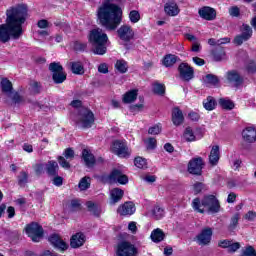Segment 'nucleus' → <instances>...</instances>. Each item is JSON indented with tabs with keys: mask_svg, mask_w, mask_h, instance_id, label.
I'll return each mask as SVG.
<instances>
[{
	"mask_svg": "<svg viewBox=\"0 0 256 256\" xmlns=\"http://www.w3.org/2000/svg\"><path fill=\"white\" fill-rule=\"evenodd\" d=\"M6 23L0 26V41L8 43L11 39H19L23 35V23L27 21V5L20 4L6 12Z\"/></svg>",
	"mask_w": 256,
	"mask_h": 256,
	"instance_id": "nucleus-1",
	"label": "nucleus"
},
{
	"mask_svg": "<svg viewBox=\"0 0 256 256\" xmlns=\"http://www.w3.org/2000/svg\"><path fill=\"white\" fill-rule=\"evenodd\" d=\"M121 8L115 4H103L98 9V19L108 31H115L121 24Z\"/></svg>",
	"mask_w": 256,
	"mask_h": 256,
	"instance_id": "nucleus-2",
	"label": "nucleus"
},
{
	"mask_svg": "<svg viewBox=\"0 0 256 256\" xmlns=\"http://www.w3.org/2000/svg\"><path fill=\"white\" fill-rule=\"evenodd\" d=\"M220 207L219 200L214 195L205 196L202 201L199 198L192 201V208L198 213H205V209L208 213H219Z\"/></svg>",
	"mask_w": 256,
	"mask_h": 256,
	"instance_id": "nucleus-3",
	"label": "nucleus"
},
{
	"mask_svg": "<svg viewBox=\"0 0 256 256\" xmlns=\"http://www.w3.org/2000/svg\"><path fill=\"white\" fill-rule=\"evenodd\" d=\"M89 41L94 45V53L96 55H105L107 53V41L109 38L100 28L90 32Z\"/></svg>",
	"mask_w": 256,
	"mask_h": 256,
	"instance_id": "nucleus-4",
	"label": "nucleus"
},
{
	"mask_svg": "<svg viewBox=\"0 0 256 256\" xmlns=\"http://www.w3.org/2000/svg\"><path fill=\"white\" fill-rule=\"evenodd\" d=\"M74 121L80 129H91L95 123V115L90 109L80 107Z\"/></svg>",
	"mask_w": 256,
	"mask_h": 256,
	"instance_id": "nucleus-5",
	"label": "nucleus"
},
{
	"mask_svg": "<svg viewBox=\"0 0 256 256\" xmlns=\"http://www.w3.org/2000/svg\"><path fill=\"white\" fill-rule=\"evenodd\" d=\"M49 71H51L52 79L57 85L64 83L67 79V74L63 71V66L59 62L50 63Z\"/></svg>",
	"mask_w": 256,
	"mask_h": 256,
	"instance_id": "nucleus-6",
	"label": "nucleus"
},
{
	"mask_svg": "<svg viewBox=\"0 0 256 256\" xmlns=\"http://www.w3.org/2000/svg\"><path fill=\"white\" fill-rule=\"evenodd\" d=\"M25 231L34 243H39L43 239V227L35 222L28 224L25 227Z\"/></svg>",
	"mask_w": 256,
	"mask_h": 256,
	"instance_id": "nucleus-7",
	"label": "nucleus"
},
{
	"mask_svg": "<svg viewBox=\"0 0 256 256\" xmlns=\"http://www.w3.org/2000/svg\"><path fill=\"white\" fill-rule=\"evenodd\" d=\"M112 152L121 159H127L131 155V150L127 146V142L116 140L112 145Z\"/></svg>",
	"mask_w": 256,
	"mask_h": 256,
	"instance_id": "nucleus-8",
	"label": "nucleus"
},
{
	"mask_svg": "<svg viewBox=\"0 0 256 256\" xmlns=\"http://www.w3.org/2000/svg\"><path fill=\"white\" fill-rule=\"evenodd\" d=\"M137 253V247H135L131 242L123 241L120 244H118V256H137Z\"/></svg>",
	"mask_w": 256,
	"mask_h": 256,
	"instance_id": "nucleus-9",
	"label": "nucleus"
},
{
	"mask_svg": "<svg viewBox=\"0 0 256 256\" xmlns=\"http://www.w3.org/2000/svg\"><path fill=\"white\" fill-rule=\"evenodd\" d=\"M203 158L197 157L193 158L188 163V172L191 175H202L203 173Z\"/></svg>",
	"mask_w": 256,
	"mask_h": 256,
	"instance_id": "nucleus-10",
	"label": "nucleus"
},
{
	"mask_svg": "<svg viewBox=\"0 0 256 256\" xmlns=\"http://www.w3.org/2000/svg\"><path fill=\"white\" fill-rule=\"evenodd\" d=\"M226 80L232 87H241L243 85V76L237 70H230L226 73Z\"/></svg>",
	"mask_w": 256,
	"mask_h": 256,
	"instance_id": "nucleus-11",
	"label": "nucleus"
},
{
	"mask_svg": "<svg viewBox=\"0 0 256 256\" xmlns=\"http://www.w3.org/2000/svg\"><path fill=\"white\" fill-rule=\"evenodd\" d=\"M108 181L110 183H120V185H127V183H129V178L120 170L114 169L108 176Z\"/></svg>",
	"mask_w": 256,
	"mask_h": 256,
	"instance_id": "nucleus-12",
	"label": "nucleus"
},
{
	"mask_svg": "<svg viewBox=\"0 0 256 256\" xmlns=\"http://www.w3.org/2000/svg\"><path fill=\"white\" fill-rule=\"evenodd\" d=\"M213 237V229L206 227L196 236L198 245H209L211 238Z\"/></svg>",
	"mask_w": 256,
	"mask_h": 256,
	"instance_id": "nucleus-13",
	"label": "nucleus"
},
{
	"mask_svg": "<svg viewBox=\"0 0 256 256\" xmlns=\"http://www.w3.org/2000/svg\"><path fill=\"white\" fill-rule=\"evenodd\" d=\"M48 241L55 249H58V251H67L69 249V245L64 242L63 238L58 234H52L48 238Z\"/></svg>",
	"mask_w": 256,
	"mask_h": 256,
	"instance_id": "nucleus-14",
	"label": "nucleus"
},
{
	"mask_svg": "<svg viewBox=\"0 0 256 256\" xmlns=\"http://www.w3.org/2000/svg\"><path fill=\"white\" fill-rule=\"evenodd\" d=\"M181 79L184 81H191L193 79L194 70L193 67L189 66L187 63H181L178 67Z\"/></svg>",
	"mask_w": 256,
	"mask_h": 256,
	"instance_id": "nucleus-15",
	"label": "nucleus"
},
{
	"mask_svg": "<svg viewBox=\"0 0 256 256\" xmlns=\"http://www.w3.org/2000/svg\"><path fill=\"white\" fill-rule=\"evenodd\" d=\"M118 36L122 41H131V39L134 37L135 32H133V28L131 26L125 24L122 25L117 30Z\"/></svg>",
	"mask_w": 256,
	"mask_h": 256,
	"instance_id": "nucleus-16",
	"label": "nucleus"
},
{
	"mask_svg": "<svg viewBox=\"0 0 256 256\" xmlns=\"http://www.w3.org/2000/svg\"><path fill=\"white\" fill-rule=\"evenodd\" d=\"M200 17L202 19H205L206 21H213L215 17H217V12L215 9L209 7V6H204L199 9L198 11Z\"/></svg>",
	"mask_w": 256,
	"mask_h": 256,
	"instance_id": "nucleus-17",
	"label": "nucleus"
},
{
	"mask_svg": "<svg viewBox=\"0 0 256 256\" xmlns=\"http://www.w3.org/2000/svg\"><path fill=\"white\" fill-rule=\"evenodd\" d=\"M83 245H85V234L78 232L71 237L70 247H72V249H79V247H83Z\"/></svg>",
	"mask_w": 256,
	"mask_h": 256,
	"instance_id": "nucleus-18",
	"label": "nucleus"
},
{
	"mask_svg": "<svg viewBox=\"0 0 256 256\" xmlns=\"http://www.w3.org/2000/svg\"><path fill=\"white\" fill-rule=\"evenodd\" d=\"M242 139L246 143H255L256 142V129L254 127H246L242 131Z\"/></svg>",
	"mask_w": 256,
	"mask_h": 256,
	"instance_id": "nucleus-19",
	"label": "nucleus"
},
{
	"mask_svg": "<svg viewBox=\"0 0 256 256\" xmlns=\"http://www.w3.org/2000/svg\"><path fill=\"white\" fill-rule=\"evenodd\" d=\"M185 121V117L183 116V111L179 109V107H175L172 110V123L173 125H176V127H179V125H183V122Z\"/></svg>",
	"mask_w": 256,
	"mask_h": 256,
	"instance_id": "nucleus-20",
	"label": "nucleus"
},
{
	"mask_svg": "<svg viewBox=\"0 0 256 256\" xmlns=\"http://www.w3.org/2000/svg\"><path fill=\"white\" fill-rule=\"evenodd\" d=\"M135 211L136 208L133 202H125L123 205L119 206L117 210L120 215H133Z\"/></svg>",
	"mask_w": 256,
	"mask_h": 256,
	"instance_id": "nucleus-21",
	"label": "nucleus"
},
{
	"mask_svg": "<svg viewBox=\"0 0 256 256\" xmlns=\"http://www.w3.org/2000/svg\"><path fill=\"white\" fill-rule=\"evenodd\" d=\"M164 11L166 15H169L170 17H177V15H179L180 10L177 3L170 1L165 4Z\"/></svg>",
	"mask_w": 256,
	"mask_h": 256,
	"instance_id": "nucleus-22",
	"label": "nucleus"
},
{
	"mask_svg": "<svg viewBox=\"0 0 256 256\" xmlns=\"http://www.w3.org/2000/svg\"><path fill=\"white\" fill-rule=\"evenodd\" d=\"M46 173L49 177H57V175H59V164L57 161H48L46 164Z\"/></svg>",
	"mask_w": 256,
	"mask_h": 256,
	"instance_id": "nucleus-23",
	"label": "nucleus"
},
{
	"mask_svg": "<svg viewBox=\"0 0 256 256\" xmlns=\"http://www.w3.org/2000/svg\"><path fill=\"white\" fill-rule=\"evenodd\" d=\"M125 192H123L122 189L114 188L110 191V205H115L116 203H119L121 199H123V195Z\"/></svg>",
	"mask_w": 256,
	"mask_h": 256,
	"instance_id": "nucleus-24",
	"label": "nucleus"
},
{
	"mask_svg": "<svg viewBox=\"0 0 256 256\" xmlns=\"http://www.w3.org/2000/svg\"><path fill=\"white\" fill-rule=\"evenodd\" d=\"M82 158L86 167L91 168L95 165V156L89 150L84 149L82 151Z\"/></svg>",
	"mask_w": 256,
	"mask_h": 256,
	"instance_id": "nucleus-25",
	"label": "nucleus"
},
{
	"mask_svg": "<svg viewBox=\"0 0 256 256\" xmlns=\"http://www.w3.org/2000/svg\"><path fill=\"white\" fill-rule=\"evenodd\" d=\"M86 207L88 208V211H90V213L94 215V217H100L101 213L103 212V210L101 209V206L91 201H88L86 203Z\"/></svg>",
	"mask_w": 256,
	"mask_h": 256,
	"instance_id": "nucleus-26",
	"label": "nucleus"
},
{
	"mask_svg": "<svg viewBox=\"0 0 256 256\" xmlns=\"http://www.w3.org/2000/svg\"><path fill=\"white\" fill-rule=\"evenodd\" d=\"M137 95H138L137 90H135V89L130 90L123 95L122 101H123V103H126V104L134 103V101H137Z\"/></svg>",
	"mask_w": 256,
	"mask_h": 256,
	"instance_id": "nucleus-27",
	"label": "nucleus"
},
{
	"mask_svg": "<svg viewBox=\"0 0 256 256\" xmlns=\"http://www.w3.org/2000/svg\"><path fill=\"white\" fill-rule=\"evenodd\" d=\"M1 89L3 93H6L8 97H11V94L13 93V84L7 78H4L1 81Z\"/></svg>",
	"mask_w": 256,
	"mask_h": 256,
	"instance_id": "nucleus-28",
	"label": "nucleus"
},
{
	"mask_svg": "<svg viewBox=\"0 0 256 256\" xmlns=\"http://www.w3.org/2000/svg\"><path fill=\"white\" fill-rule=\"evenodd\" d=\"M210 165L219 163V146H213L209 155Z\"/></svg>",
	"mask_w": 256,
	"mask_h": 256,
	"instance_id": "nucleus-29",
	"label": "nucleus"
},
{
	"mask_svg": "<svg viewBox=\"0 0 256 256\" xmlns=\"http://www.w3.org/2000/svg\"><path fill=\"white\" fill-rule=\"evenodd\" d=\"M151 239L154 243H161L165 239V233H163V230L157 228L152 231Z\"/></svg>",
	"mask_w": 256,
	"mask_h": 256,
	"instance_id": "nucleus-30",
	"label": "nucleus"
},
{
	"mask_svg": "<svg viewBox=\"0 0 256 256\" xmlns=\"http://www.w3.org/2000/svg\"><path fill=\"white\" fill-rule=\"evenodd\" d=\"M179 61V57L168 54L163 59V65L164 67H173L174 64H176Z\"/></svg>",
	"mask_w": 256,
	"mask_h": 256,
	"instance_id": "nucleus-31",
	"label": "nucleus"
},
{
	"mask_svg": "<svg viewBox=\"0 0 256 256\" xmlns=\"http://www.w3.org/2000/svg\"><path fill=\"white\" fill-rule=\"evenodd\" d=\"M203 106L206 111H213V109L217 107V102L215 101V98L208 96L207 99L203 101Z\"/></svg>",
	"mask_w": 256,
	"mask_h": 256,
	"instance_id": "nucleus-32",
	"label": "nucleus"
},
{
	"mask_svg": "<svg viewBox=\"0 0 256 256\" xmlns=\"http://www.w3.org/2000/svg\"><path fill=\"white\" fill-rule=\"evenodd\" d=\"M219 105L222 107V109H225L226 111H231L232 109H235V104L233 101L227 98H221L219 100Z\"/></svg>",
	"mask_w": 256,
	"mask_h": 256,
	"instance_id": "nucleus-33",
	"label": "nucleus"
},
{
	"mask_svg": "<svg viewBox=\"0 0 256 256\" xmlns=\"http://www.w3.org/2000/svg\"><path fill=\"white\" fill-rule=\"evenodd\" d=\"M78 187H79L80 191H87V189H89L91 187V178L89 176L83 177L80 180Z\"/></svg>",
	"mask_w": 256,
	"mask_h": 256,
	"instance_id": "nucleus-34",
	"label": "nucleus"
},
{
	"mask_svg": "<svg viewBox=\"0 0 256 256\" xmlns=\"http://www.w3.org/2000/svg\"><path fill=\"white\" fill-rule=\"evenodd\" d=\"M71 71L75 75H83L84 70H83V64L81 62H71Z\"/></svg>",
	"mask_w": 256,
	"mask_h": 256,
	"instance_id": "nucleus-35",
	"label": "nucleus"
},
{
	"mask_svg": "<svg viewBox=\"0 0 256 256\" xmlns=\"http://www.w3.org/2000/svg\"><path fill=\"white\" fill-rule=\"evenodd\" d=\"M17 179H18V185L20 187H25V185H27V183L29 182V174L25 171H21Z\"/></svg>",
	"mask_w": 256,
	"mask_h": 256,
	"instance_id": "nucleus-36",
	"label": "nucleus"
},
{
	"mask_svg": "<svg viewBox=\"0 0 256 256\" xmlns=\"http://www.w3.org/2000/svg\"><path fill=\"white\" fill-rule=\"evenodd\" d=\"M240 31L241 35L248 39L253 37V29L251 28V26H249V24H243L240 28Z\"/></svg>",
	"mask_w": 256,
	"mask_h": 256,
	"instance_id": "nucleus-37",
	"label": "nucleus"
},
{
	"mask_svg": "<svg viewBox=\"0 0 256 256\" xmlns=\"http://www.w3.org/2000/svg\"><path fill=\"white\" fill-rule=\"evenodd\" d=\"M115 69L119 71V73H125L128 71L129 66L125 60H117L115 64Z\"/></svg>",
	"mask_w": 256,
	"mask_h": 256,
	"instance_id": "nucleus-38",
	"label": "nucleus"
},
{
	"mask_svg": "<svg viewBox=\"0 0 256 256\" xmlns=\"http://www.w3.org/2000/svg\"><path fill=\"white\" fill-rule=\"evenodd\" d=\"M152 215L156 220L163 219L165 215V210H163V208L159 206H155L154 209L152 210Z\"/></svg>",
	"mask_w": 256,
	"mask_h": 256,
	"instance_id": "nucleus-39",
	"label": "nucleus"
},
{
	"mask_svg": "<svg viewBox=\"0 0 256 256\" xmlns=\"http://www.w3.org/2000/svg\"><path fill=\"white\" fill-rule=\"evenodd\" d=\"M134 165L138 169H147V160L141 157H136L134 159Z\"/></svg>",
	"mask_w": 256,
	"mask_h": 256,
	"instance_id": "nucleus-40",
	"label": "nucleus"
},
{
	"mask_svg": "<svg viewBox=\"0 0 256 256\" xmlns=\"http://www.w3.org/2000/svg\"><path fill=\"white\" fill-rule=\"evenodd\" d=\"M129 19L132 23H139L141 21V14L137 10H132L129 13Z\"/></svg>",
	"mask_w": 256,
	"mask_h": 256,
	"instance_id": "nucleus-41",
	"label": "nucleus"
},
{
	"mask_svg": "<svg viewBox=\"0 0 256 256\" xmlns=\"http://www.w3.org/2000/svg\"><path fill=\"white\" fill-rule=\"evenodd\" d=\"M184 139L186 141H195V134L193 133V129L191 127H187L184 131Z\"/></svg>",
	"mask_w": 256,
	"mask_h": 256,
	"instance_id": "nucleus-42",
	"label": "nucleus"
},
{
	"mask_svg": "<svg viewBox=\"0 0 256 256\" xmlns=\"http://www.w3.org/2000/svg\"><path fill=\"white\" fill-rule=\"evenodd\" d=\"M153 91L156 95H165V85L160 83H154Z\"/></svg>",
	"mask_w": 256,
	"mask_h": 256,
	"instance_id": "nucleus-43",
	"label": "nucleus"
},
{
	"mask_svg": "<svg viewBox=\"0 0 256 256\" xmlns=\"http://www.w3.org/2000/svg\"><path fill=\"white\" fill-rule=\"evenodd\" d=\"M204 81L209 85H217V83H219V78L213 74H207L204 78Z\"/></svg>",
	"mask_w": 256,
	"mask_h": 256,
	"instance_id": "nucleus-44",
	"label": "nucleus"
},
{
	"mask_svg": "<svg viewBox=\"0 0 256 256\" xmlns=\"http://www.w3.org/2000/svg\"><path fill=\"white\" fill-rule=\"evenodd\" d=\"M30 91H31V93H34V95L41 93V83H39L37 81H32L30 83Z\"/></svg>",
	"mask_w": 256,
	"mask_h": 256,
	"instance_id": "nucleus-45",
	"label": "nucleus"
},
{
	"mask_svg": "<svg viewBox=\"0 0 256 256\" xmlns=\"http://www.w3.org/2000/svg\"><path fill=\"white\" fill-rule=\"evenodd\" d=\"M45 167L46 165L43 163H39L33 166V169L38 177L45 173Z\"/></svg>",
	"mask_w": 256,
	"mask_h": 256,
	"instance_id": "nucleus-46",
	"label": "nucleus"
},
{
	"mask_svg": "<svg viewBox=\"0 0 256 256\" xmlns=\"http://www.w3.org/2000/svg\"><path fill=\"white\" fill-rule=\"evenodd\" d=\"M204 189H205L204 183L196 182L193 185V192L195 195H199V193H201V191H203Z\"/></svg>",
	"mask_w": 256,
	"mask_h": 256,
	"instance_id": "nucleus-47",
	"label": "nucleus"
},
{
	"mask_svg": "<svg viewBox=\"0 0 256 256\" xmlns=\"http://www.w3.org/2000/svg\"><path fill=\"white\" fill-rule=\"evenodd\" d=\"M226 53L223 50L216 51L213 53V59L214 61H223L226 57Z\"/></svg>",
	"mask_w": 256,
	"mask_h": 256,
	"instance_id": "nucleus-48",
	"label": "nucleus"
},
{
	"mask_svg": "<svg viewBox=\"0 0 256 256\" xmlns=\"http://www.w3.org/2000/svg\"><path fill=\"white\" fill-rule=\"evenodd\" d=\"M238 249H241V244L239 242H233V240H231L230 246L228 248V253H235L236 251H238Z\"/></svg>",
	"mask_w": 256,
	"mask_h": 256,
	"instance_id": "nucleus-49",
	"label": "nucleus"
},
{
	"mask_svg": "<svg viewBox=\"0 0 256 256\" xmlns=\"http://www.w3.org/2000/svg\"><path fill=\"white\" fill-rule=\"evenodd\" d=\"M229 15L231 17H239V15H241V10L237 6H232L229 8Z\"/></svg>",
	"mask_w": 256,
	"mask_h": 256,
	"instance_id": "nucleus-50",
	"label": "nucleus"
},
{
	"mask_svg": "<svg viewBox=\"0 0 256 256\" xmlns=\"http://www.w3.org/2000/svg\"><path fill=\"white\" fill-rule=\"evenodd\" d=\"M245 41H249V38H246V36H242V34L237 35L234 38L235 45H243V43H245Z\"/></svg>",
	"mask_w": 256,
	"mask_h": 256,
	"instance_id": "nucleus-51",
	"label": "nucleus"
},
{
	"mask_svg": "<svg viewBox=\"0 0 256 256\" xmlns=\"http://www.w3.org/2000/svg\"><path fill=\"white\" fill-rule=\"evenodd\" d=\"M245 41H249V38H246V36H242V34L237 35L234 38L235 45H243V43H245Z\"/></svg>",
	"mask_w": 256,
	"mask_h": 256,
	"instance_id": "nucleus-52",
	"label": "nucleus"
},
{
	"mask_svg": "<svg viewBox=\"0 0 256 256\" xmlns=\"http://www.w3.org/2000/svg\"><path fill=\"white\" fill-rule=\"evenodd\" d=\"M64 157H65V159L72 161V159H74V157H75V151H73V149H71V148H67L64 151Z\"/></svg>",
	"mask_w": 256,
	"mask_h": 256,
	"instance_id": "nucleus-53",
	"label": "nucleus"
},
{
	"mask_svg": "<svg viewBox=\"0 0 256 256\" xmlns=\"http://www.w3.org/2000/svg\"><path fill=\"white\" fill-rule=\"evenodd\" d=\"M58 162H59V165L64 169H69L71 167V164H69V162L63 156L58 157Z\"/></svg>",
	"mask_w": 256,
	"mask_h": 256,
	"instance_id": "nucleus-54",
	"label": "nucleus"
},
{
	"mask_svg": "<svg viewBox=\"0 0 256 256\" xmlns=\"http://www.w3.org/2000/svg\"><path fill=\"white\" fill-rule=\"evenodd\" d=\"M149 135H159L161 133V126L155 125L149 128L148 130Z\"/></svg>",
	"mask_w": 256,
	"mask_h": 256,
	"instance_id": "nucleus-55",
	"label": "nucleus"
},
{
	"mask_svg": "<svg viewBox=\"0 0 256 256\" xmlns=\"http://www.w3.org/2000/svg\"><path fill=\"white\" fill-rule=\"evenodd\" d=\"M8 97L12 98L13 103H23V97H21L17 92L14 94L12 92Z\"/></svg>",
	"mask_w": 256,
	"mask_h": 256,
	"instance_id": "nucleus-56",
	"label": "nucleus"
},
{
	"mask_svg": "<svg viewBox=\"0 0 256 256\" xmlns=\"http://www.w3.org/2000/svg\"><path fill=\"white\" fill-rule=\"evenodd\" d=\"M231 241L232 240H220L218 242V247H220L221 249H229Z\"/></svg>",
	"mask_w": 256,
	"mask_h": 256,
	"instance_id": "nucleus-57",
	"label": "nucleus"
},
{
	"mask_svg": "<svg viewBox=\"0 0 256 256\" xmlns=\"http://www.w3.org/2000/svg\"><path fill=\"white\" fill-rule=\"evenodd\" d=\"M53 178V185H56V187H61L63 185V177L61 176H52Z\"/></svg>",
	"mask_w": 256,
	"mask_h": 256,
	"instance_id": "nucleus-58",
	"label": "nucleus"
},
{
	"mask_svg": "<svg viewBox=\"0 0 256 256\" xmlns=\"http://www.w3.org/2000/svg\"><path fill=\"white\" fill-rule=\"evenodd\" d=\"M74 49H76V51H85V49H87V44L81 43V42H76L74 45Z\"/></svg>",
	"mask_w": 256,
	"mask_h": 256,
	"instance_id": "nucleus-59",
	"label": "nucleus"
},
{
	"mask_svg": "<svg viewBox=\"0 0 256 256\" xmlns=\"http://www.w3.org/2000/svg\"><path fill=\"white\" fill-rule=\"evenodd\" d=\"M148 149H155L157 147V140L155 138H149L147 141Z\"/></svg>",
	"mask_w": 256,
	"mask_h": 256,
	"instance_id": "nucleus-60",
	"label": "nucleus"
},
{
	"mask_svg": "<svg viewBox=\"0 0 256 256\" xmlns=\"http://www.w3.org/2000/svg\"><path fill=\"white\" fill-rule=\"evenodd\" d=\"M239 223V217L238 216H234L231 219V223H230V229L231 231H233V229H235L237 227V224Z\"/></svg>",
	"mask_w": 256,
	"mask_h": 256,
	"instance_id": "nucleus-61",
	"label": "nucleus"
},
{
	"mask_svg": "<svg viewBox=\"0 0 256 256\" xmlns=\"http://www.w3.org/2000/svg\"><path fill=\"white\" fill-rule=\"evenodd\" d=\"M192 61L195 65H198V67H203V65H205V60L199 57H193Z\"/></svg>",
	"mask_w": 256,
	"mask_h": 256,
	"instance_id": "nucleus-62",
	"label": "nucleus"
},
{
	"mask_svg": "<svg viewBox=\"0 0 256 256\" xmlns=\"http://www.w3.org/2000/svg\"><path fill=\"white\" fill-rule=\"evenodd\" d=\"M247 71L248 73H256V63L253 61L249 62L247 65Z\"/></svg>",
	"mask_w": 256,
	"mask_h": 256,
	"instance_id": "nucleus-63",
	"label": "nucleus"
},
{
	"mask_svg": "<svg viewBox=\"0 0 256 256\" xmlns=\"http://www.w3.org/2000/svg\"><path fill=\"white\" fill-rule=\"evenodd\" d=\"M246 219H248V221H254L256 219V212L254 211H249L246 215H245Z\"/></svg>",
	"mask_w": 256,
	"mask_h": 256,
	"instance_id": "nucleus-64",
	"label": "nucleus"
}]
</instances>
